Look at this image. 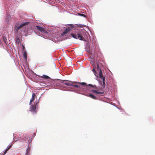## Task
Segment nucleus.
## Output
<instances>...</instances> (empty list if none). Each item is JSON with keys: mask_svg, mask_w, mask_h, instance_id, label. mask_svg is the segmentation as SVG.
<instances>
[{"mask_svg": "<svg viewBox=\"0 0 155 155\" xmlns=\"http://www.w3.org/2000/svg\"><path fill=\"white\" fill-rule=\"evenodd\" d=\"M2 39L4 41V42L6 44V41H7V39H6V38L5 36H3L2 37Z\"/></svg>", "mask_w": 155, "mask_h": 155, "instance_id": "14", "label": "nucleus"}, {"mask_svg": "<svg viewBox=\"0 0 155 155\" xmlns=\"http://www.w3.org/2000/svg\"><path fill=\"white\" fill-rule=\"evenodd\" d=\"M29 23V22H25V23H23L22 24H21V25L18 26V27H17L16 28V30L17 31V32L18 31V30L20 29L21 28H22V27L24 26L28 25Z\"/></svg>", "mask_w": 155, "mask_h": 155, "instance_id": "5", "label": "nucleus"}, {"mask_svg": "<svg viewBox=\"0 0 155 155\" xmlns=\"http://www.w3.org/2000/svg\"><path fill=\"white\" fill-rule=\"evenodd\" d=\"M23 49H24L25 48V47L24 46H23Z\"/></svg>", "mask_w": 155, "mask_h": 155, "instance_id": "23", "label": "nucleus"}, {"mask_svg": "<svg viewBox=\"0 0 155 155\" xmlns=\"http://www.w3.org/2000/svg\"><path fill=\"white\" fill-rule=\"evenodd\" d=\"M99 77L100 78H101L102 77H103L102 74V72L101 71H100L99 72Z\"/></svg>", "mask_w": 155, "mask_h": 155, "instance_id": "13", "label": "nucleus"}, {"mask_svg": "<svg viewBox=\"0 0 155 155\" xmlns=\"http://www.w3.org/2000/svg\"><path fill=\"white\" fill-rule=\"evenodd\" d=\"M23 56L24 58L25 59H26L27 58V55L26 52H24V54H23Z\"/></svg>", "mask_w": 155, "mask_h": 155, "instance_id": "15", "label": "nucleus"}, {"mask_svg": "<svg viewBox=\"0 0 155 155\" xmlns=\"http://www.w3.org/2000/svg\"><path fill=\"white\" fill-rule=\"evenodd\" d=\"M84 33H85V32L83 31L78 30L75 34H71V35L74 38L84 41V38L83 37V35H84Z\"/></svg>", "mask_w": 155, "mask_h": 155, "instance_id": "2", "label": "nucleus"}, {"mask_svg": "<svg viewBox=\"0 0 155 155\" xmlns=\"http://www.w3.org/2000/svg\"><path fill=\"white\" fill-rule=\"evenodd\" d=\"M92 71H95V69H94L93 68V69H92Z\"/></svg>", "mask_w": 155, "mask_h": 155, "instance_id": "22", "label": "nucleus"}, {"mask_svg": "<svg viewBox=\"0 0 155 155\" xmlns=\"http://www.w3.org/2000/svg\"><path fill=\"white\" fill-rule=\"evenodd\" d=\"M29 148H28L27 150H26V155H28V152H29Z\"/></svg>", "mask_w": 155, "mask_h": 155, "instance_id": "16", "label": "nucleus"}, {"mask_svg": "<svg viewBox=\"0 0 155 155\" xmlns=\"http://www.w3.org/2000/svg\"><path fill=\"white\" fill-rule=\"evenodd\" d=\"M72 86H73L74 87H76L77 88H78V89L80 90H82V87H81V86H80L78 85H76V84L73 85L72 84Z\"/></svg>", "mask_w": 155, "mask_h": 155, "instance_id": "7", "label": "nucleus"}, {"mask_svg": "<svg viewBox=\"0 0 155 155\" xmlns=\"http://www.w3.org/2000/svg\"><path fill=\"white\" fill-rule=\"evenodd\" d=\"M36 27L37 29L40 32L44 34L48 33L45 30L44 28L38 26H36Z\"/></svg>", "mask_w": 155, "mask_h": 155, "instance_id": "4", "label": "nucleus"}, {"mask_svg": "<svg viewBox=\"0 0 155 155\" xmlns=\"http://www.w3.org/2000/svg\"><path fill=\"white\" fill-rule=\"evenodd\" d=\"M101 79L102 80L103 82H105V77H103L101 78Z\"/></svg>", "mask_w": 155, "mask_h": 155, "instance_id": "17", "label": "nucleus"}, {"mask_svg": "<svg viewBox=\"0 0 155 155\" xmlns=\"http://www.w3.org/2000/svg\"><path fill=\"white\" fill-rule=\"evenodd\" d=\"M32 102H31V100H30V103H29V104L30 105H31V103Z\"/></svg>", "mask_w": 155, "mask_h": 155, "instance_id": "20", "label": "nucleus"}, {"mask_svg": "<svg viewBox=\"0 0 155 155\" xmlns=\"http://www.w3.org/2000/svg\"><path fill=\"white\" fill-rule=\"evenodd\" d=\"M104 88L105 87V82H103V84L102 85Z\"/></svg>", "mask_w": 155, "mask_h": 155, "instance_id": "18", "label": "nucleus"}, {"mask_svg": "<svg viewBox=\"0 0 155 155\" xmlns=\"http://www.w3.org/2000/svg\"><path fill=\"white\" fill-rule=\"evenodd\" d=\"M88 96L94 100H96L97 99V97L91 94H89Z\"/></svg>", "mask_w": 155, "mask_h": 155, "instance_id": "8", "label": "nucleus"}, {"mask_svg": "<svg viewBox=\"0 0 155 155\" xmlns=\"http://www.w3.org/2000/svg\"><path fill=\"white\" fill-rule=\"evenodd\" d=\"M12 145H11L10 146H9L8 148H7L6 149V150H5V151L4 152L3 155H5V154L8 151V150L9 149H10L11 148V147H12Z\"/></svg>", "mask_w": 155, "mask_h": 155, "instance_id": "11", "label": "nucleus"}, {"mask_svg": "<svg viewBox=\"0 0 155 155\" xmlns=\"http://www.w3.org/2000/svg\"><path fill=\"white\" fill-rule=\"evenodd\" d=\"M64 84L66 85L71 86L72 85V84L68 82H65L64 83Z\"/></svg>", "mask_w": 155, "mask_h": 155, "instance_id": "12", "label": "nucleus"}, {"mask_svg": "<svg viewBox=\"0 0 155 155\" xmlns=\"http://www.w3.org/2000/svg\"><path fill=\"white\" fill-rule=\"evenodd\" d=\"M80 15L83 16L84 17H86V15H85L84 14H80Z\"/></svg>", "mask_w": 155, "mask_h": 155, "instance_id": "19", "label": "nucleus"}, {"mask_svg": "<svg viewBox=\"0 0 155 155\" xmlns=\"http://www.w3.org/2000/svg\"><path fill=\"white\" fill-rule=\"evenodd\" d=\"M73 27L72 26L70 27H68L61 34L62 36H64L66 34L68 33L71 30H72Z\"/></svg>", "mask_w": 155, "mask_h": 155, "instance_id": "3", "label": "nucleus"}, {"mask_svg": "<svg viewBox=\"0 0 155 155\" xmlns=\"http://www.w3.org/2000/svg\"><path fill=\"white\" fill-rule=\"evenodd\" d=\"M36 105L37 103H36L35 104L31 105V107L30 108V110L31 111H34L35 110L36 108Z\"/></svg>", "mask_w": 155, "mask_h": 155, "instance_id": "6", "label": "nucleus"}, {"mask_svg": "<svg viewBox=\"0 0 155 155\" xmlns=\"http://www.w3.org/2000/svg\"><path fill=\"white\" fill-rule=\"evenodd\" d=\"M97 68H99V66L98 65V64H97Z\"/></svg>", "mask_w": 155, "mask_h": 155, "instance_id": "21", "label": "nucleus"}, {"mask_svg": "<svg viewBox=\"0 0 155 155\" xmlns=\"http://www.w3.org/2000/svg\"><path fill=\"white\" fill-rule=\"evenodd\" d=\"M35 93H33L32 95V98L31 99V101L33 102L35 99Z\"/></svg>", "mask_w": 155, "mask_h": 155, "instance_id": "10", "label": "nucleus"}, {"mask_svg": "<svg viewBox=\"0 0 155 155\" xmlns=\"http://www.w3.org/2000/svg\"><path fill=\"white\" fill-rule=\"evenodd\" d=\"M72 83H77L79 84L82 85L83 86L84 88H83V89H85L87 88L88 87V86L91 87H94L95 89H97V90H92V91L96 95H97L98 94L102 95V94L104 93V91H99V90H97V87L95 85H93L91 84H87V83L85 82H79L76 81L71 82Z\"/></svg>", "mask_w": 155, "mask_h": 155, "instance_id": "1", "label": "nucleus"}, {"mask_svg": "<svg viewBox=\"0 0 155 155\" xmlns=\"http://www.w3.org/2000/svg\"><path fill=\"white\" fill-rule=\"evenodd\" d=\"M41 77L42 78L46 79H48L50 78L48 76L46 75H43L42 76H41Z\"/></svg>", "mask_w": 155, "mask_h": 155, "instance_id": "9", "label": "nucleus"}]
</instances>
